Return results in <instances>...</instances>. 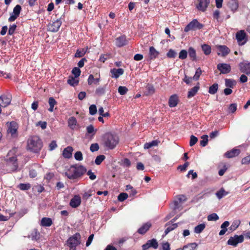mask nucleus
Listing matches in <instances>:
<instances>
[{
    "label": "nucleus",
    "instance_id": "58",
    "mask_svg": "<svg viewBox=\"0 0 250 250\" xmlns=\"http://www.w3.org/2000/svg\"><path fill=\"white\" fill-rule=\"evenodd\" d=\"M105 89L104 87H99L96 89L95 93L98 96H101L104 93Z\"/></svg>",
    "mask_w": 250,
    "mask_h": 250
},
{
    "label": "nucleus",
    "instance_id": "41",
    "mask_svg": "<svg viewBox=\"0 0 250 250\" xmlns=\"http://www.w3.org/2000/svg\"><path fill=\"white\" fill-rule=\"evenodd\" d=\"M208 143V136L204 135L202 136V140L200 141V145L202 146H205L207 145Z\"/></svg>",
    "mask_w": 250,
    "mask_h": 250
},
{
    "label": "nucleus",
    "instance_id": "14",
    "mask_svg": "<svg viewBox=\"0 0 250 250\" xmlns=\"http://www.w3.org/2000/svg\"><path fill=\"white\" fill-rule=\"evenodd\" d=\"M216 48L218 50V55H221L222 56H227L230 52L229 49L226 45H216Z\"/></svg>",
    "mask_w": 250,
    "mask_h": 250
},
{
    "label": "nucleus",
    "instance_id": "59",
    "mask_svg": "<svg viewBox=\"0 0 250 250\" xmlns=\"http://www.w3.org/2000/svg\"><path fill=\"white\" fill-rule=\"evenodd\" d=\"M198 141V138L193 136L191 135L190 137V142H189V145L190 146H194Z\"/></svg>",
    "mask_w": 250,
    "mask_h": 250
},
{
    "label": "nucleus",
    "instance_id": "18",
    "mask_svg": "<svg viewBox=\"0 0 250 250\" xmlns=\"http://www.w3.org/2000/svg\"><path fill=\"white\" fill-rule=\"evenodd\" d=\"M81 203V197L78 195H75L74 197L71 200L70 202V205L72 208H75L80 206Z\"/></svg>",
    "mask_w": 250,
    "mask_h": 250
},
{
    "label": "nucleus",
    "instance_id": "25",
    "mask_svg": "<svg viewBox=\"0 0 250 250\" xmlns=\"http://www.w3.org/2000/svg\"><path fill=\"white\" fill-rule=\"evenodd\" d=\"M73 148L71 146H68L64 148L63 151L62 155L64 158H70L72 156Z\"/></svg>",
    "mask_w": 250,
    "mask_h": 250
},
{
    "label": "nucleus",
    "instance_id": "30",
    "mask_svg": "<svg viewBox=\"0 0 250 250\" xmlns=\"http://www.w3.org/2000/svg\"><path fill=\"white\" fill-rule=\"evenodd\" d=\"M160 143V141L156 140H153L151 142L146 143L144 145V147L145 149H148L153 146H157L158 144Z\"/></svg>",
    "mask_w": 250,
    "mask_h": 250
},
{
    "label": "nucleus",
    "instance_id": "39",
    "mask_svg": "<svg viewBox=\"0 0 250 250\" xmlns=\"http://www.w3.org/2000/svg\"><path fill=\"white\" fill-rule=\"evenodd\" d=\"M181 203L180 202L176 199L173 201L171 205V208H173V210H175L177 209H179L181 207Z\"/></svg>",
    "mask_w": 250,
    "mask_h": 250
},
{
    "label": "nucleus",
    "instance_id": "20",
    "mask_svg": "<svg viewBox=\"0 0 250 250\" xmlns=\"http://www.w3.org/2000/svg\"><path fill=\"white\" fill-rule=\"evenodd\" d=\"M127 40L126 37L124 35L121 36L116 39L115 43L118 47H122L127 43Z\"/></svg>",
    "mask_w": 250,
    "mask_h": 250
},
{
    "label": "nucleus",
    "instance_id": "62",
    "mask_svg": "<svg viewBox=\"0 0 250 250\" xmlns=\"http://www.w3.org/2000/svg\"><path fill=\"white\" fill-rule=\"evenodd\" d=\"M99 148V146L98 144H92L90 146V149L92 152L97 151Z\"/></svg>",
    "mask_w": 250,
    "mask_h": 250
},
{
    "label": "nucleus",
    "instance_id": "56",
    "mask_svg": "<svg viewBox=\"0 0 250 250\" xmlns=\"http://www.w3.org/2000/svg\"><path fill=\"white\" fill-rule=\"evenodd\" d=\"M72 73L74 75L75 77L78 78L81 74V70L78 67H74L72 71Z\"/></svg>",
    "mask_w": 250,
    "mask_h": 250
},
{
    "label": "nucleus",
    "instance_id": "17",
    "mask_svg": "<svg viewBox=\"0 0 250 250\" xmlns=\"http://www.w3.org/2000/svg\"><path fill=\"white\" fill-rule=\"evenodd\" d=\"M209 3V0H199V4L197 8L198 10L204 12L206 10Z\"/></svg>",
    "mask_w": 250,
    "mask_h": 250
},
{
    "label": "nucleus",
    "instance_id": "48",
    "mask_svg": "<svg viewBox=\"0 0 250 250\" xmlns=\"http://www.w3.org/2000/svg\"><path fill=\"white\" fill-rule=\"evenodd\" d=\"M30 237L32 239V240H38L40 238V233L35 230L32 233L30 236Z\"/></svg>",
    "mask_w": 250,
    "mask_h": 250
},
{
    "label": "nucleus",
    "instance_id": "45",
    "mask_svg": "<svg viewBox=\"0 0 250 250\" xmlns=\"http://www.w3.org/2000/svg\"><path fill=\"white\" fill-rule=\"evenodd\" d=\"M188 52L186 50H182L179 54V58L180 59L184 60L187 58Z\"/></svg>",
    "mask_w": 250,
    "mask_h": 250
},
{
    "label": "nucleus",
    "instance_id": "11",
    "mask_svg": "<svg viewBox=\"0 0 250 250\" xmlns=\"http://www.w3.org/2000/svg\"><path fill=\"white\" fill-rule=\"evenodd\" d=\"M62 21L60 20H57L52 21L48 25V30L53 32H57L59 30Z\"/></svg>",
    "mask_w": 250,
    "mask_h": 250
},
{
    "label": "nucleus",
    "instance_id": "8",
    "mask_svg": "<svg viewBox=\"0 0 250 250\" xmlns=\"http://www.w3.org/2000/svg\"><path fill=\"white\" fill-rule=\"evenodd\" d=\"M244 241V237L242 235H235L233 237H230L228 241V244L233 246H236L238 243H242Z\"/></svg>",
    "mask_w": 250,
    "mask_h": 250
},
{
    "label": "nucleus",
    "instance_id": "64",
    "mask_svg": "<svg viewBox=\"0 0 250 250\" xmlns=\"http://www.w3.org/2000/svg\"><path fill=\"white\" fill-rule=\"evenodd\" d=\"M186 246H188V250H195V249L197 248L198 245L196 243H192L188 244Z\"/></svg>",
    "mask_w": 250,
    "mask_h": 250
},
{
    "label": "nucleus",
    "instance_id": "27",
    "mask_svg": "<svg viewBox=\"0 0 250 250\" xmlns=\"http://www.w3.org/2000/svg\"><path fill=\"white\" fill-rule=\"evenodd\" d=\"M178 98L176 95L171 96L169 99V105L171 107H175L177 104Z\"/></svg>",
    "mask_w": 250,
    "mask_h": 250
},
{
    "label": "nucleus",
    "instance_id": "37",
    "mask_svg": "<svg viewBox=\"0 0 250 250\" xmlns=\"http://www.w3.org/2000/svg\"><path fill=\"white\" fill-rule=\"evenodd\" d=\"M178 226V224H173L170 226H168L167 229H166L165 231V235L167 234L170 231L174 230L175 229H176Z\"/></svg>",
    "mask_w": 250,
    "mask_h": 250
},
{
    "label": "nucleus",
    "instance_id": "38",
    "mask_svg": "<svg viewBox=\"0 0 250 250\" xmlns=\"http://www.w3.org/2000/svg\"><path fill=\"white\" fill-rule=\"evenodd\" d=\"M218 88V84L214 83L209 87L208 92L211 94H214L217 91Z\"/></svg>",
    "mask_w": 250,
    "mask_h": 250
},
{
    "label": "nucleus",
    "instance_id": "46",
    "mask_svg": "<svg viewBox=\"0 0 250 250\" xmlns=\"http://www.w3.org/2000/svg\"><path fill=\"white\" fill-rule=\"evenodd\" d=\"M128 91V89L125 86H120L118 88L119 93L122 95H125Z\"/></svg>",
    "mask_w": 250,
    "mask_h": 250
},
{
    "label": "nucleus",
    "instance_id": "60",
    "mask_svg": "<svg viewBox=\"0 0 250 250\" xmlns=\"http://www.w3.org/2000/svg\"><path fill=\"white\" fill-rule=\"evenodd\" d=\"M240 224V222L239 221H234L230 227V230L233 231L235 230Z\"/></svg>",
    "mask_w": 250,
    "mask_h": 250
},
{
    "label": "nucleus",
    "instance_id": "26",
    "mask_svg": "<svg viewBox=\"0 0 250 250\" xmlns=\"http://www.w3.org/2000/svg\"><path fill=\"white\" fill-rule=\"evenodd\" d=\"M52 224V220L49 218L44 217L41 220V225L42 226L50 227Z\"/></svg>",
    "mask_w": 250,
    "mask_h": 250
},
{
    "label": "nucleus",
    "instance_id": "32",
    "mask_svg": "<svg viewBox=\"0 0 250 250\" xmlns=\"http://www.w3.org/2000/svg\"><path fill=\"white\" fill-rule=\"evenodd\" d=\"M48 103H49V108H48V110L50 112L53 111L54 107L55 105H56L57 104L56 101L53 98L50 97L49 98Z\"/></svg>",
    "mask_w": 250,
    "mask_h": 250
},
{
    "label": "nucleus",
    "instance_id": "4",
    "mask_svg": "<svg viewBox=\"0 0 250 250\" xmlns=\"http://www.w3.org/2000/svg\"><path fill=\"white\" fill-rule=\"evenodd\" d=\"M28 149L34 152H39L42 147L41 140L38 136L30 138L27 142Z\"/></svg>",
    "mask_w": 250,
    "mask_h": 250
},
{
    "label": "nucleus",
    "instance_id": "21",
    "mask_svg": "<svg viewBox=\"0 0 250 250\" xmlns=\"http://www.w3.org/2000/svg\"><path fill=\"white\" fill-rule=\"evenodd\" d=\"M100 81V77L99 76L98 77L94 78V76L90 74L87 79V83L88 85H98Z\"/></svg>",
    "mask_w": 250,
    "mask_h": 250
},
{
    "label": "nucleus",
    "instance_id": "22",
    "mask_svg": "<svg viewBox=\"0 0 250 250\" xmlns=\"http://www.w3.org/2000/svg\"><path fill=\"white\" fill-rule=\"evenodd\" d=\"M124 70L122 68H113L110 70V73L112 74V77L118 78L120 76L124 73Z\"/></svg>",
    "mask_w": 250,
    "mask_h": 250
},
{
    "label": "nucleus",
    "instance_id": "34",
    "mask_svg": "<svg viewBox=\"0 0 250 250\" xmlns=\"http://www.w3.org/2000/svg\"><path fill=\"white\" fill-rule=\"evenodd\" d=\"M236 84V82L234 80L229 79H225V85L228 87L233 88Z\"/></svg>",
    "mask_w": 250,
    "mask_h": 250
},
{
    "label": "nucleus",
    "instance_id": "9",
    "mask_svg": "<svg viewBox=\"0 0 250 250\" xmlns=\"http://www.w3.org/2000/svg\"><path fill=\"white\" fill-rule=\"evenodd\" d=\"M12 96L10 94L2 95L0 97V105L2 107H6L11 102Z\"/></svg>",
    "mask_w": 250,
    "mask_h": 250
},
{
    "label": "nucleus",
    "instance_id": "16",
    "mask_svg": "<svg viewBox=\"0 0 250 250\" xmlns=\"http://www.w3.org/2000/svg\"><path fill=\"white\" fill-rule=\"evenodd\" d=\"M68 126L72 130L77 129L80 127L77 120L74 117H71L68 119Z\"/></svg>",
    "mask_w": 250,
    "mask_h": 250
},
{
    "label": "nucleus",
    "instance_id": "7",
    "mask_svg": "<svg viewBox=\"0 0 250 250\" xmlns=\"http://www.w3.org/2000/svg\"><path fill=\"white\" fill-rule=\"evenodd\" d=\"M236 39L240 45H244L247 42V34L244 30H240L237 32L236 34Z\"/></svg>",
    "mask_w": 250,
    "mask_h": 250
},
{
    "label": "nucleus",
    "instance_id": "2",
    "mask_svg": "<svg viewBox=\"0 0 250 250\" xmlns=\"http://www.w3.org/2000/svg\"><path fill=\"white\" fill-rule=\"evenodd\" d=\"M86 172V168L83 166H73L65 172V175L71 180L77 179Z\"/></svg>",
    "mask_w": 250,
    "mask_h": 250
},
{
    "label": "nucleus",
    "instance_id": "19",
    "mask_svg": "<svg viewBox=\"0 0 250 250\" xmlns=\"http://www.w3.org/2000/svg\"><path fill=\"white\" fill-rule=\"evenodd\" d=\"M152 224L150 222H146L138 229V232L141 234H144L149 230Z\"/></svg>",
    "mask_w": 250,
    "mask_h": 250
},
{
    "label": "nucleus",
    "instance_id": "40",
    "mask_svg": "<svg viewBox=\"0 0 250 250\" xmlns=\"http://www.w3.org/2000/svg\"><path fill=\"white\" fill-rule=\"evenodd\" d=\"M227 194V192H226L225 190L223 188H221L220 190L216 193V195L219 199H221L223 196L226 195Z\"/></svg>",
    "mask_w": 250,
    "mask_h": 250
},
{
    "label": "nucleus",
    "instance_id": "35",
    "mask_svg": "<svg viewBox=\"0 0 250 250\" xmlns=\"http://www.w3.org/2000/svg\"><path fill=\"white\" fill-rule=\"evenodd\" d=\"M189 56L192 59V60L196 59V53L195 50L192 47H190L188 50Z\"/></svg>",
    "mask_w": 250,
    "mask_h": 250
},
{
    "label": "nucleus",
    "instance_id": "6",
    "mask_svg": "<svg viewBox=\"0 0 250 250\" xmlns=\"http://www.w3.org/2000/svg\"><path fill=\"white\" fill-rule=\"evenodd\" d=\"M203 27V24L199 23L196 19H194L189 22L185 28L184 31L188 32L190 30L200 29Z\"/></svg>",
    "mask_w": 250,
    "mask_h": 250
},
{
    "label": "nucleus",
    "instance_id": "49",
    "mask_svg": "<svg viewBox=\"0 0 250 250\" xmlns=\"http://www.w3.org/2000/svg\"><path fill=\"white\" fill-rule=\"evenodd\" d=\"M86 53V50L84 49H82L81 50H78L75 55V57H83Z\"/></svg>",
    "mask_w": 250,
    "mask_h": 250
},
{
    "label": "nucleus",
    "instance_id": "12",
    "mask_svg": "<svg viewBox=\"0 0 250 250\" xmlns=\"http://www.w3.org/2000/svg\"><path fill=\"white\" fill-rule=\"evenodd\" d=\"M7 132L8 133L11 134L12 136H15L17 134V131L18 128V125L15 122H11L7 123Z\"/></svg>",
    "mask_w": 250,
    "mask_h": 250
},
{
    "label": "nucleus",
    "instance_id": "33",
    "mask_svg": "<svg viewBox=\"0 0 250 250\" xmlns=\"http://www.w3.org/2000/svg\"><path fill=\"white\" fill-rule=\"evenodd\" d=\"M203 51L206 55H208L211 53V47L207 44H204L201 46Z\"/></svg>",
    "mask_w": 250,
    "mask_h": 250
},
{
    "label": "nucleus",
    "instance_id": "55",
    "mask_svg": "<svg viewBox=\"0 0 250 250\" xmlns=\"http://www.w3.org/2000/svg\"><path fill=\"white\" fill-rule=\"evenodd\" d=\"M90 114L93 115L97 112V107L95 105L92 104L89 106V108Z\"/></svg>",
    "mask_w": 250,
    "mask_h": 250
},
{
    "label": "nucleus",
    "instance_id": "15",
    "mask_svg": "<svg viewBox=\"0 0 250 250\" xmlns=\"http://www.w3.org/2000/svg\"><path fill=\"white\" fill-rule=\"evenodd\" d=\"M240 69L241 72L246 74L247 75L250 74V63L247 61H244L239 64Z\"/></svg>",
    "mask_w": 250,
    "mask_h": 250
},
{
    "label": "nucleus",
    "instance_id": "36",
    "mask_svg": "<svg viewBox=\"0 0 250 250\" xmlns=\"http://www.w3.org/2000/svg\"><path fill=\"white\" fill-rule=\"evenodd\" d=\"M206 225L204 223L197 225L194 228V232L196 233H200L205 228Z\"/></svg>",
    "mask_w": 250,
    "mask_h": 250
},
{
    "label": "nucleus",
    "instance_id": "1",
    "mask_svg": "<svg viewBox=\"0 0 250 250\" xmlns=\"http://www.w3.org/2000/svg\"><path fill=\"white\" fill-rule=\"evenodd\" d=\"M11 151H9L3 161L0 164V172L8 173L16 171L18 167L16 156L10 157Z\"/></svg>",
    "mask_w": 250,
    "mask_h": 250
},
{
    "label": "nucleus",
    "instance_id": "3",
    "mask_svg": "<svg viewBox=\"0 0 250 250\" xmlns=\"http://www.w3.org/2000/svg\"><path fill=\"white\" fill-rule=\"evenodd\" d=\"M119 141L118 136L111 133H105L103 137L104 146L109 149H114L118 144Z\"/></svg>",
    "mask_w": 250,
    "mask_h": 250
},
{
    "label": "nucleus",
    "instance_id": "28",
    "mask_svg": "<svg viewBox=\"0 0 250 250\" xmlns=\"http://www.w3.org/2000/svg\"><path fill=\"white\" fill-rule=\"evenodd\" d=\"M199 88L200 87L199 85H196L190 89L188 92V98H190L195 96L199 90Z\"/></svg>",
    "mask_w": 250,
    "mask_h": 250
},
{
    "label": "nucleus",
    "instance_id": "57",
    "mask_svg": "<svg viewBox=\"0 0 250 250\" xmlns=\"http://www.w3.org/2000/svg\"><path fill=\"white\" fill-rule=\"evenodd\" d=\"M242 165H248L250 164V155L244 157L241 160Z\"/></svg>",
    "mask_w": 250,
    "mask_h": 250
},
{
    "label": "nucleus",
    "instance_id": "10",
    "mask_svg": "<svg viewBox=\"0 0 250 250\" xmlns=\"http://www.w3.org/2000/svg\"><path fill=\"white\" fill-rule=\"evenodd\" d=\"M158 243L156 239L149 240L147 242L142 246L143 250H146L150 248L157 249L158 247Z\"/></svg>",
    "mask_w": 250,
    "mask_h": 250
},
{
    "label": "nucleus",
    "instance_id": "52",
    "mask_svg": "<svg viewBox=\"0 0 250 250\" xmlns=\"http://www.w3.org/2000/svg\"><path fill=\"white\" fill-rule=\"evenodd\" d=\"M74 158L77 161H81L83 160V157L82 153L81 151H77L74 154Z\"/></svg>",
    "mask_w": 250,
    "mask_h": 250
},
{
    "label": "nucleus",
    "instance_id": "50",
    "mask_svg": "<svg viewBox=\"0 0 250 250\" xmlns=\"http://www.w3.org/2000/svg\"><path fill=\"white\" fill-rule=\"evenodd\" d=\"M105 159V156L104 155H101L98 156L95 161V164L97 165H100Z\"/></svg>",
    "mask_w": 250,
    "mask_h": 250
},
{
    "label": "nucleus",
    "instance_id": "24",
    "mask_svg": "<svg viewBox=\"0 0 250 250\" xmlns=\"http://www.w3.org/2000/svg\"><path fill=\"white\" fill-rule=\"evenodd\" d=\"M159 54V52L157 51L154 47L151 46L149 47V57L150 59L152 60L156 58Z\"/></svg>",
    "mask_w": 250,
    "mask_h": 250
},
{
    "label": "nucleus",
    "instance_id": "53",
    "mask_svg": "<svg viewBox=\"0 0 250 250\" xmlns=\"http://www.w3.org/2000/svg\"><path fill=\"white\" fill-rule=\"evenodd\" d=\"M21 9V6L20 5H17L14 8L13 13L18 17L20 13Z\"/></svg>",
    "mask_w": 250,
    "mask_h": 250
},
{
    "label": "nucleus",
    "instance_id": "47",
    "mask_svg": "<svg viewBox=\"0 0 250 250\" xmlns=\"http://www.w3.org/2000/svg\"><path fill=\"white\" fill-rule=\"evenodd\" d=\"M162 250H170V244L168 242H163L161 243Z\"/></svg>",
    "mask_w": 250,
    "mask_h": 250
},
{
    "label": "nucleus",
    "instance_id": "42",
    "mask_svg": "<svg viewBox=\"0 0 250 250\" xmlns=\"http://www.w3.org/2000/svg\"><path fill=\"white\" fill-rule=\"evenodd\" d=\"M202 71L200 67L198 68L196 70L195 75L193 77V79L195 81L198 80L199 79L200 76L202 74Z\"/></svg>",
    "mask_w": 250,
    "mask_h": 250
},
{
    "label": "nucleus",
    "instance_id": "43",
    "mask_svg": "<svg viewBox=\"0 0 250 250\" xmlns=\"http://www.w3.org/2000/svg\"><path fill=\"white\" fill-rule=\"evenodd\" d=\"M18 188L22 190H28L31 188V185L30 184H20L18 186Z\"/></svg>",
    "mask_w": 250,
    "mask_h": 250
},
{
    "label": "nucleus",
    "instance_id": "61",
    "mask_svg": "<svg viewBox=\"0 0 250 250\" xmlns=\"http://www.w3.org/2000/svg\"><path fill=\"white\" fill-rule=\"evenodd\" d=\"M189 163L187 162L183 165H180L178 167V169H180L181 171H184L186 170L187 167L189 166Z\"/></svg>",
    "mask_w": 250,
    "mask_h": 250
},
{
    "label": "nucleus",
    "instance_id": "29",
    "mask_svg": "<svg viewBox=\"0 0 250 250\" xmlns=\"http://www.w3.org/2000/svg\"><path fill=\"white\" fill-rule=\"evenodd\" d=\"M229 6L233 12H235L238 7V3L236 0H231L229 3Z\"/></svg>",
    "mask_w": 250,
    "mask_h": 250
},
{
    "label": "nucleus",
    "instance_id": "44",
    "mask_svg": "<svg viewBox=\"0 0 250 250\" xmlns=\"http://www.w3.org/2000/svg\"><path fill=\"white\" fill-rule=\"evenodd\" d=\"M219 219V217L216 213H212L208 216V220L209 221H217Z\"/></svg>",
    "mask_w": 250,
    "mask_h": 250
},
{
    "label": "nucleus",
    "instance_id": "23",
    "mask_svg": "<svg viewBox=\"0 0 250 250\" xmlns=\"http://www.w3.org/2000/svg\"><path fill=\"white\" fill-rule=\"evenodd\" d=\"M240 153V151L239 149H233L230 151L226 152L225 155L227 158H230L238 156Z\"/></svg>",
    "mask_w": 250,
    "mask_h": 250
},
{
    "label": "nucleus",
    "instance_id": "54",
    "mask_svg": "<svg viewBox=\"0 0 250 250\" xmlns=\"http://www.w3.org/2000/svg\"><path fill=\"white\" fill-rule=\"evenodd\" d=\"M176 52L174 50L170 49L167 53V55L168 58H174L176 57Z\"/></svg>",
    "mask_w": 250,
    "mask_h": 250
},
{
    "label": "nucleus",
    "instance_id": "51",
    "mask_svg": "<svg viewBox=\"0 0 250 250\" xmlns=\"http://www.w3.org/2000/svg\"><path fill=\"white\" fill-rule=\"evenodd\" d=\"M128 197V195L126 193H120L118 197V199L120 202H123L125 199H126Z\"/></svg>",
    "mask_w": 250,
    "mask_h": 250
},
{
    "label": "nucleus",
    "instance_id": "5",
    "mask_svg": "<svg viewBox=\"0 0 250 250\" xmlns=\"http://www.w3.org/2000/svg\"><path fill=\"white\" fill-rule=\"evenodd\" d=\"M80 234L76 233L69 238L67 240V244L70 248V250H76V247L80 243Z\"/></svg>",
    "mask_w": 250,
    "mask_h": 250
},
{
    "label": "nucleus",
    "instance_id": "31",
    "mask_svg": "<svg viewBox=\"0 0 250 250\" xmlns=\"http://www.w3.org/2000/svg\"><path fill=\"white\" fill-rule=\"evenodd\" d=\"M67 83L70 85L75 86L78 84L79 80L78 78L73 77V76H70L69 77L68 80H67Z\"/></svg>",
    "mask_w": 250,
    "mask_h": 250
},
{
    "label": "nucleus",
    "instance_id": "13",
    "mask_svg": "<svg viewBox=\"0 0 250 250\" xmlns=\"http://www.w3.org/2000/svg\"><path fill=\"white\" fill-rule=\"evenodd\" d=\"M217 69L220 71L221 73L227 74L230 72L231 67L229 64L221 63L217 64Z\"/></svg>",
    "mask_w": 250,
    "mask_h": 250
},
{
    "label": "nucleus",
    "instance_id": "63",
    "mask_svg": "<svg viewBox=\"0 0 250 250\" xmlns=\"http://www.w3.org/2000/svg\"><path fill=\"white\" fill-rule=\"evenodd\" d=\"M237 109V105L235 104H231L229 107V111L231 113H234Z\"/></svg>",
    "mask_w": 250,
    "mask_h": 250
}]
</instances>
